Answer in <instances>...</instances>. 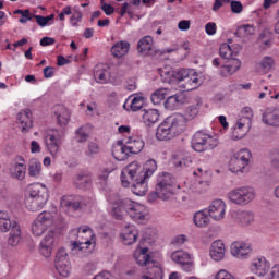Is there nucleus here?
I'll use <instances>...</instances> for the list:
<instances>
[{
	"label": "nucleus",
	"mask_w": 279,
	"mask_h": 279,
	"mask_svg": "<svg viewBox=\"0 0 279 279\" xmlns=\"http://www.w3.org/2000/svg\"><path fill=\"white\" fill-rule=\"evenodd\" d=\"M185 128L184 116H169L158 125L156 138L157 141H173L175 136H180L184 132Z\"/></svg>",
	"instance_id": "nucleus-1"
},
{
	"label": "nucleus",
	"mask_w": 279,
	"mask_h": 279,
	"mask_svg": "<svg viewBox=\"0 0 279 279\" xmlns=\"http://www.w3.org/2000/svg\"><path fill=\"white\" fill-rule=\"evenodd\" d=\"M95 233L88 226H82L77 229V241L72 242V254L88 256L95 250Z\"/></svg>",
	"instance_id": "nucleus-2"
},
{
	"label": "nucleus",
	"mask_w": 279,
	"mask_h": 279,
	"mask_svg": "<svg viewBox=\"0 0 279 279\" xmlns=\"http://www.w3.org/2000/svg\"><path fill=\"white\" fill-rule=\"evenodd\" d=\"M173 191H175V181L170 173L163 172L161 177L157 179V184L154 192L148 194L149 204H154L157 199L161 202H167L173 196Z\"/></svg>",
	"instance_id": "nucleus-3"
},
{
	"label": "nucleus",
	"mask_w": 279,
	"mask_h": 279,
	"mask_svg": "<svg viewBox=\"0 0 279 279\" xmlns=\"http://www.w3.org/2000/svg\"><path fill=\"white\" fill-rule=\"evenodd\" d=\"M0 231L9 232L7 244L10 247H19V243L23 239V231L19 221L11 219L8 211H0Z\"/></svg>",
	"instance_id": "nucleus-4"
},
{
	"label": "nucleus",
	"mask_w": 279,
	"mask_h": 279,
	"mask_svg": "<svg viewBox=\"0 0 279 279\" xmlns=\"http://www.w3.org/2000/svg\"><path fill=\"white\" fill-rule=\"evenodd\" d=\"M191 147L194 151L198 153L210 151L219 147V140L205 130H199L192 136Z\"/></svg>",
	"instance_id": "nucleus-5"
},
{
	"label": "nucleus",
	"mask_w": 279,
	"mask_h": 279,
	"mask_svg": "<svg viewBox=\"0 0 279 279\" xmlns=\"http://www.w3.org/2000/svg\"><path fill=\"white\" fill-rule=\"evenodd\" d=\"M227 197L231 204H235V206H247V204L256 197V192L254 191V187L241 186L231 190Z\"/></svg>",
	"instance_id": "nucleus-6"
},
{
	"label": "nucleus",
	"mask_w": 279,
	"mask_h": 279,
	"mask_svg": "<svg viewBox=\"0 0 279 279\" xmlns=\"http://www.w3.org/2000/svg\"><path fill=\"white\" fill-rule=\"evenodd\" d=\"M252 154L247 149H242L233 155L229 161L231 173H247L250 171V157Z\"/></svg>",
	"instance_id": "nucleus-7"
},
{
	"label": "nucleus",
	"mask_w": 279,
	"mask_h": 279,
	"mask_svg": "<svg viewBox=\"0 0 279 279\" xmlns=\"http://www.w3.org/2000/svg\"><path fill=\"white\" fill-rule=\"evenodd\" d=\"M64 136V131H60L58 129H51L47 132L45 137L46 147L54 158L58 156V151H60V147L62 145V137Z\"/></svg>",
	"instance_id": "nucleus-8"
},
{
	"label": "nucleus",
	"mask_w": 279,
	"mask_h": 279,
	"mask_svg": "<svg viewBox=\"0 0 279 279\" xmlns=\"http://www.w3.org/2000/svg\"><path fill=\"white\" fill-rule=\"evenodd\" d=\"M128 177L132 181L136 180V178H145V170L143 169V167L140 166L138 162L133 161L121 171V182L122 186H124L125 189L126 186H130V181L128 180Z\"/></svg>",
	"instance_id": "nucleus-9"
},
{
	"label": "nucleus",
	"mask_w": 279,
	"mask_h": 279,
	"mask_svg": "<svg viewBox=\"0 0 279 279\" xmlns=\"http://www.w3.org/2000/svg\"><path fill=\"white\" fill-rule=\"evenodd\" d=\"M51 226H53V216L51 213L43 211L32 223V232L35 236H41Z\"/></svg>",
	"instance_id": "nucleus-10"
},
{
	"label": "nucleus",
	"mask_w": 279,
	"mask_h": 279,
	"mask_svg": "<svg viewBox=\"0 0 279 279\" xmlns=\"http://www.w3.org/2000/svg\"><path fill=\"white\" fill-rule=\"evenodd\" d=\"M54 267L59 274L63 278H68L69 274H71V262H69V253L66 250L59 248L56 254Z\"/></svg>",
	"instance_id": "nucleus-11"
},
{
	"label": "nucleus",
	"mask_w": 279,
	"mask_h": 279,
	"mask_svg": "<svg viewBox=\"0 0 279 279\" xmlns=\"http://www.w3.org/2000/svg\"><path fill=\"white\" fill-rule=\"evenodd\" d=\"M135 204L136 202H133L130 198L116 201L112 208V217L118 220L123 219L125 215H130V210L134 208Z\"/></svg>",
	"instance_id": "nucleus-12"
},
{
	"label": "nucleus",
	"mask_w": 279,
	"mask_h": 279,
	"mask_svg": "<svg viewBox=\"0 0 279 279\" xmlns=\"http://www.w3.org/2000/svg\"><path fill=\"white\" fill-rule=\"evenodd\" d=\"M90 201L84 196L80 195H65L61 198V206L63 208H72V210H80L88 206Z\"/></svg>",
	"instance_id": "nucleus-13"
},
{
	"label": "nucleus",
	"mask_w": 279,
	"mask_h": 279,
	"mask_svg": "<svg viewBox=\"0 0 279 279\" xmlns=\"http://www.w3.org/2000/svg\"><path fill=\"white\" fill-rule=\"evenodd\" d=\"M53 243H56V231L49 230L43 238L39 247V252L45 258L51 256V252H53Z\"/></svg>",
	"instance_id": "nucleus-14"
},
{
	"label": "nucleus",
	"mask_w": 279,
	"mask_h": 279,
	"mask_svg": "<svg viewBox=\"0 0 279 279\" xmlns=\"http://www.w3.org/2000/svg\"><path fill=\"white\" fill-rule=\"evenodd\" d=\"M171 258L177 265H180L183 271H193V262H191V254L184 251H175L171 254Z\"/></svg>",
	"instance_id": "nucleus-15"
},
{
	"label": "nucleus",
	"mask_w": 279,
	"mask_h": 279,
	"mask_svg": "<svg viewBox=\"0 0 279 279\" xmlns=\"http://www.w3.org/2000/svg\"><path fill=\"white\" fill-rule=\"evenodd\" d=\"M207 213L215 221H221L226 217V203L222 199L213 201Z\"/></svg>",
	"instance_id": "nucleus-16"
},
{
	"label": "nucleus",
	"mask_w": 279,
	"mask_h": 279,
	"mask_svg": "<svg viewBox=\"0 0 279 279\" xmlns=\"http://www.w3.org/2000/svg\"><path fill=\"white\" fill-rule=\"evenodd\" d=\"M231 254L235 258H247L252 254V244L244 241H236L231 244Z\"/></svg>",
	"instance_id": "nucleus-17"
},
{
	"label": "nucleus",
	"mask_w": 279,
	"mask_h": 279,
	"mask_svg": "<svg viewBox=\"0 0 279 279\" xmlns=\"http://www.w3.org/2000/svg\"><path fill=\"white\" fill-rule=\"evenodd\" d=\"M17 123L21 132L26 134L32 130L34 122L32 121V110L24 109L17 113Z\"/></svg>",
	"instance_id": "nucleus-18"
},
{
	"label": "nucleus",
	"mask_w": 279,
	"mask_h": 279,
	"mask_svg": "<svg viewBox=\"0 0 279 279\" xmlns=\"http://www.w3.org/2000/svg\"><path fill=\"white\" fill-rule=\"evenodd\" d=\"M53 114L57 119V124L60 128H64L69 125V121H71V111L68 110L63 105H56L53 107Z\"/></svg>",
	"instance_id": "nucleus-19"
},
{
	"label": "nucleus",
	"mask_w": 279,
	"mask_h": 279,
	"mask_svg": "<svg viewBox=\"0 0 279 279\" xmlns=\"http://www.w3.org/2000/svg\"><path fill=\"white\" fill-rule=\"evenodd\" d=\"M262 122L270 128H279V110L276 108H266L262 114Z\"/></svg>",
	"instance_id": "nucleus-20"
},
{
	"label": "nucleus",
	"mask_w": 279,
	"mask_h": 279,
	"mask_svg": "<svg viewBox=\"0 0 279 279\" xmlns=\"http://www.w3.org/2000/svg\"><path fill=\"white\" fill-rule=\"evenodd\" d=\"M137 50L142 56H156L157 51L154 49V38L151 36H145L140 39Z\"/></svg>",
	"instance_id": "nucleus-21"
},
{
	"label": "nucleus",
	"mask_w": 279,
	"mask_h": 279,
	"mask_svg": "<svg viewBox=\"0 0 279 279\" xmlns=\"http://www.w3.org/2000/svg\"><path fill=\"white\" fill-rule=\"evenodd\" d=\"M94 80L98 84H106L110 80V68L108 64L98 63L94 68Z\"/></svg>",
	"instance_id": "nucleus-22"
},
{
	"label": "nucleus",
	"mask_w": 279,
	"mask_h": 279,
	"mask_svg": "<svg viewBox=\"0 0 279 279\" xmlns=\"http://www.w3.org/2000/svg\"><path fill=\"white\" fill-rule=\"evenodd\" d=\"M147 207L141 203H135L133 205L132 210H130L129 217L136 221V223H143V221H147Z\"/></svg>",
	"instance_id": "nucleus-23"
},
{
	"label": "nucleus",
	"mask_w": 279,
	"mask_h": 279,
	"mask_svg": "<svg viewBox=\"0 0 279 279\" xmlns=\"http://www.w3.org/2000/svg\"><path fill=\"white\" fill-rule=\"evenodd\" d=\"M130 154H132L130 150V146L128 144H123V141L119 140L113 145L112 156L113 158H116V160H128Z\"/></svg>",
	"instance_id": "nucleus-24"
},
{
	"label": "nucleus",
	"mask_w": 279,
	"mask_h": 279,
	"mask_svg": "<svg viewBox=\"0 0 279 279\" xmlns=\"http://www.w3.org/2000/svg\"><path fill=\"white\" fill-rule=\"evenodd\" d=\"M269 262L265 257L256 258L251 264V271L255 274V276H266L267 271H269Z\"/></svg>",
	"instance_id": "nucleus-25"
},
{
	"label": "nucleus",
	"mask_w": 279,
	"mask_h": 279,
	"mask_svg": "<svg viewBox=\"0 0 279 279\" xmlns=\"http://www.w3.org/2000/svg\"><path fill=\"white\" fill-rule=\"evenodd\" d=\"M134 258L140 267H149V265L154 264V257L147 247H143L140 252H136Z\"/></svg>",
	"instance_id": "nucleus-26"
},
{
	"label": "nucleus",
	"mask_w": 279,
	"mask_h": 279,
	"mask_svg": "<svg viewBox=\"0 0 279 279\" xmlns=\"http://www.w3.org/2000/svg\"><path fill=\"white\" fill-rule=\"evenodd\" d=\"M28 197H33L35 199L45 197V199H49V190L40 183L31 184L28 186Z\"/></svg>",
	"instance_id": "nucleus-27"
},
{
	"label": "nucleus",
	"mask_w": 279,
	"mask_h": 279,
	"mask_svg": "<svg viewBox=\"0 0 279 279\" xmlns=\"http://www.w3.org/2000/svg\"><path fill=\"white\" fill-rule=\"evenodd\" d=\"M209 255L213 260H223V256H226V245L221 240H217L211 243Z\"/></svg>",
	"instance_id": "nucleus-28"
},
{
	"label": "nucleus",
	"mask_w": 279,
	"mask_h": 279,
	"mask_svg": "<svg viewBox=\"0 0 279 279\" xmlns=\"http://www.w3.org/2000/svg\"><path fill=\"white\" fill-rule=\"evenodd\" d=\"M47 202H49V199L45 198V196H41L40 198L27 196L25 198V207L27 208V210H31L32 213H38V210L45 208Z\"/></svg>",
	"instance_id": "nucleus-29"
},
{
	"label": "nucleus",
	"mask_w": 279,
	"mask_h": 279,
	"mask_svg": "<svg viewBox=\"0 0 279 279\" xmlns=\"http://www.w3.org/2000/svg\"><path fill=\"white\" fill-rule=\"evenodd\" d=\"M138 240V230L132 225H128L124 227V231L122 233V241L124 245H134Z\"/></svg>",
	"instance_id": "nucleus-30"
},
{
	"label": "nucleus",
	"mask_w": 279,
	"mask_h": 279,
	"mask_svg": "<svg viewBox=\"0 0 279 279\" xmlns=\"http://www.w3.org/2000/svg\"><path fill=\"white\" fill-rule=\"evenodd\" d=\"M149 178L148 177H142V178H136L133 182L132 185V192L134 193V195H137L140 197H143V195H145L148 191V185H147V180Z\"/></svg>",
	"instance_id": "nucleus-31"
},
{
	"label": "nucleus",
	"mask_w": 279,
	"mask_h": 279,
	"mask_svg": "<svg viewBox=\"0 0 279 279\" xmlns=\"http://www.w3.org/2000/svg\"><path fill=\"white\" fill-rule=\"evenodd\" d=\"M184 101H186V96H184V94H175L166 99L165 108H167V110H178V107L182 106Z\"/></svg>",
	"instance_id": "nucleus-32"
},
{
	"label": "nucleus",
	"mask_w": 279,
	"mask_h": 279,
	"mask_svg": "<svg viewBox=\"0 0 279 279\" xmlns=\"http://www.w3.org/2000/svg\"><path fill=\"white\" fill-rule=\"evenodd\" d=\"M130 52V43L128 41H118L111 47V56L113 58H123Z\"/></svg>",
	"instance_id": "nucleus-33"
},
{
	"label": "nucleus",
	"mask_w": 279,
	"mask_h": 279,
	"mask_svg": "<svg viewBox=\"0 0 279 279\" xmlns=\"http://www.w3.org/2000/svg\"><path fill=\"white\" fill-rule=\"evenodd\" d=\"M142 119L143 123H145L147 128H151V125L158 123V120L160 119V112L157 109L145 110Z\"/></svg>",
	"instance_id": "nucleus-34"
},
{
	"label": "nucleus",
	"mask_w": 279,
	"mask_h": 279,
	"mask_svg": "<svg viewBox=\"0 0 279 279\" xmlns=\"http://www.w3.org/2000/svg\"><path fill=\"white\" fill-rule=\"evenodd\" d=\"M207 213L208 211L206 210H199L194 214L193 221L197 228H206L208 223H210V218L208 217L209 215Z\"/></svg>",
	"instance_id": "nucleus-35"
},
{
	"label": "nucleus",
	"mask_w": 279,
	"mask_h": 279,
	"mask_svg": "<svg viewBox=\"0 0 279 279\" xmlns=\"http://www.w3.org/2000/svg\"><path fill=\"white\" fill-rule=\"evenodd\" d=\"M88 138H90V131L88 130V124H84L75 131L76 143H87Z\"/></svg>",
	"instance_id": "nucleus-36"
},
{
	"label": "nucleus",
	"mask_w": 279,
	"mask_h": 279,
	"mask_svg": "<svg viewBox=\"0 0 279 279\" xmlns=\"http://www.w3.org/2000/svg\"><path fill=\"white\" fill-rule=\"evenodd\" d=\"M93 180L88 174H77L74 180V186L81 191H86L90 186Z\"/></svg>",
	"instance_id": "nucleus-37"
},
{
	"label": "nucleus",
	"mask_w": 279,
	"mask_h": 279,
	"mask_svg": "<svg viewBox=\"0 0 279 279\" xmlns=\"http://www.w3.org/2000/svg\"><path fill=\"white\" fill-rule=\"evenodd\" d=\"M235 221L241 226H250L254 221V214L251 211H238L235 214Z\"/></svg>",
	"instance_id": "nucleus-38"
},
{
	"label": "nucleus",
	"mask_w": 279,
	"mask_h": 279,
	"mask_svg": "<svg viewBox=\"0 0 279 279\" xmlns=\"http://www.w3.org/2000/svg\"><path fill=\"white\" fill-rule=\"evenodd\" d=\"M41 170L43 163H40L38 159H31L28 161V175H31V178H38V175H40Z\"/></svg>",
	"instance_id": "nucleus-39"
},
{
	"label": "nucleus",
	"mask_w": 279,
	"mask_h": 279,
	"mask_svg": "<svg viewBox=\"0 0 279 279\" xmlns=\"http://www.w3.org/2000/svg\"><path fill=\"white\" fill-rule=\"evenodd\" d=\"M166 97L167 88H159L151 94L150 99L154 106H159V104H162V101H165Z\"/></svg>",
	"instance_id": "nucleus-40"
},
{
	"label": "nucleus",
	"mask_w": 279,
	"mask_h": 279,
	"mask_svg": "<svg viewBox=\"0 0 279 279\" xmlns=\"http://www.w3.org/2000/svg\"><path fill=\"white\" fill-rule=\"evenodd\" d=\"M185 80H189V71L184 69L173 70L172 84H179V82H185Z\"/></svg>",
	"instance_id": "nucleus-41"
},
{
	"label": "nucleus",
	"mask_w": 279,
	"mask_h": 279,
	"mask_svg": "<svg viewBox=\"0 0 279 279\" xmlns=\"http://www.w3.org/2000/svg\"><path fill=\"white\" fill-rule=\"evenodd\" d=\"M126 145H129L131 154H141V151H143V147H145V142L142 140L128 141Z\"/></svg>",
	"instance_id": "nucleus-42"
},
{
	"label": "nucleus",
	"mask_w": 279,
	"mask_h": 279,
	"mask_svg": "<svg viewBox=\"0 0 279 279\" xmlns=\"http://www.w3.org/2000/svg\"><path fill=\"white\" fill-rule=\"evenodd\" d=\"M241 69V60L231 57L229 64L223 66V71H227L229 75H233Z\"/></svg>",
	"instance_id": "nucleus-43"
},
{
	"label": "nucleus",
	"mask_w": 279,
	"mask_h": 279,
	"mask_svg": "<svg viewBox=\"0 0 279 279\" xmlns=\"http://www.w3.org/2000/svg\"><path fill=\"white\" fill-rule=\"evenodd\" d=\"M158 71L162 82L166 84H173V70H171V68L166 66L163 69H159Z\"/></svg>",
	"instance_id": "nucleus-44"
},
{
	"label": "nucleus",
	"mask_w": 279,
	"mask_h": 279,
	"mask_svg": "<svg viewBox=\"0 0 279 279\" xmlns=\"http://www.w3.org/2000/svg\"><path fill=\"white\" fill-rule=\"evenodd\" d=\"M110 173H112V170L108 169V168H104L102 170H100L99 174H98V180H99V184H101L102 189H106L109 184V180L108 178L110 177Z\"/></svg>",
	"instance_id": "nucleus-45"
},
{
	"label": "nucleus",
	"mask_w": 279,
	"mask_h": 279,
	"mask_svg": "<svg viewBox=\"0 0 279 279\" xmlns=\"http://www.w3.org/2000/svg\"><path fill=\"white\" fill-rule=\"evenodd\" d=\"M158 169V166L156 163V160L150 159L146 161L145 168H144V177L151 178L154 175V172Z\"/></svg>",
	"instance_id": "nucleus-46"
},
{
	"label": "nucleus",
	"mask_w": 279,
	"mask_h": 279,
	"mask_svg": "<svg viewBox=\"0 0 279 279\" xmlns=\"http://www.w3.org/2000/svg\"><path fill=\"white\" fill-rule=\"evenodd\" d=\"M254 33V27L250 24H245L242 26H239L238 29L235 31V36L238 38H244V36H250V34Z\"/></svg>",
	"instance_id": "nucleus-47"
},
{
	"label": "nucleus",
	"mask_w": 279,
	"mask_h": 279,
	"mask_svg": "<svg viewBox=\"0 0 279 279\" xmlns=\"http://www.w3.org/2000/svg\"><path fill=\"white\" fill-rule=\"evenodd\" d=\"M219 53L223 60H230L234 56V52H232V48L228 44H222L220 46Z\"/></svg>",
	"instance_id": "nucleus-48"
},
{
	"label": "nucleus",
	"mask_w": 279,
	"mask_h": 279,
	"mask_svg": "<svg viewBox=\"0 0 279 279\" xmlns=\"http://www.w3.org/2000/svg\"><path fill=\"white\" fill-rule=\"evenodd\" d=\"M145 105V98L143 96H136L132 99L130 108L133 112H138Z\"/></svg>",
	"instance_id": "nucleus-49"
},
{
	"label": "nucleus",
	"mask_w": 279,
	"mask_h": 279,
	"mask_svg": "<svg viewBox=\"0 0 279 279\" xmlns=\"http://www.w3.org/2000/svg\"><path fill=\"white\" fill-rule=\"evenodd\" d=\"M26 166L23 163H16L12 177L16 180H23L25 178Z\"/></svg>",
	"instance_id": "nucleus-50"
},
{
	"label": "nucleus",
	"mask_w": 279,
	"mask_h": 279,
	"mask_svg": "<svg viewBox=\"0 0 279 279\" xmlns=\"http://www.w3.org/2000/svg\"><path fill=\"white\" fill-rule=\"evenodd\" d=\"M197 114H199V107L197 105H192L185 110V120L193 121Z\"/></svg>",
	"instance_id": "nucleus-51"
},
{
	"label": "nucleus",
	"mask_w": 279,
	"mask_h": 279,
	"mask_svg": "<svg viewBox=\"0 0 279 279\" xmlns=\"http://www.w3.org/2000/svg\"><path fill=\"white\" fill-rule=\"evenodd\" d=\"M82 17H83L82 11H80V9H77V7H75L73 9L72 16L70 17L71 25L73 27H77V23L82 22Z\"/></svg>",
	"instance_id": "nucleus-52"
},
{
	"label": "nucleus",
	"mask_w": 279,
	"mask_h": 279,
	"mask_svg": "<svg viewBox=\"0 0 279 279\" xmlns=\"http://www.w3.org/2000/svg\"><path fill=\"white\" fill-rule=\"evenodd\" d=\"M246 121H247L246 118H242V119L238 120L236 128H234V130H233V134H234L235 138L241 140V138H243V136H245V133H242L240 135H236V134H239L240 130H243V128H245Z\"/></svg>",
	"instance_id": "nucleus-53"
},
{
	"label": "nucleus",
	"mask_w": 279,
	"mask_h": 279,
	"mask_svg": "<svg viewBox=\"0 0 279 279\" xmlns=\"http://www.w3.org/2000/svg\"><path fill=\"white\" fill-rule=\"evenodd\" d=\"M100 148H99V144L95 143V142H88L87 144V151L85 153L86 156H97V154H99Z\"/></svg>",
	"instance_id": "nucleus-54"
},
{
	"label": "nucleus",
	"mask_w": 279,
	"mask_h": 279,
	"mask_svg": "<svg viewBox=\"0 0 279 279\" xmlns=\"http://www.w3.org/2000/svg\"><path fill=\"white\" fill-rule=\"evenodd\" d=\"M231 12H233V14H241V12H243V4L241 1H231Z\"/></svg>",
	"instance_id": "nucleus-55"
},
{
	"label": "nucleus",
	"mask_w": 279,
	"mask_h": 279,
	"mask_svg": "<svg viewBox=\"0 0 279 279\" xmlns=\"http://www.w3.org/2000/svg\"><path fill=\"white\" fill-rule=\"evenodd\" d=\"M36 14L32 13L29 9L24 10V14L21 15V19L19 20V23L25 24L27 21H32Z\"/></svg>",
	"instance_id": "nucleus-56"
},
{
	"label": "nucleus",
	"mask_w": 279,
	"mask_h": 279,
	"mask_svg": "<svg viewBox=\"0 0 279 279\" xmlns=\"http://www.w3.org/2000/svg\"><path fill=\"white\" fill-rule=\"evenodd\" d=\"M155 275H143L141 279H162V271L159 268H153Z\"/></svg>",
	"instance_id": "nucleus-57"
},
{
	"label": "nucleus",
	"mask_w": 279,
	"mask_h": 279,
	"mask_svg": "<svg viewBox=\"0 0 279 279\" xmlns=\"http://www.w3.org/2000/svg\"><path fill=\"white\" fill-rule=\"evenodd\" d=\"M100 5L102 12H105L107 16H111V14H114V7H112L111 4H108L104 2V0H101Z\"/></svg>",
	"instance_id": "nucleus-58"
},
{
	"label": "nucleus",
	"mask_w": 279,
	"mask_h": 279,
	"mask_svg": "<svg viewBox=\"0 0 279 279\" xmlns=\"http://www.w3.org/2000/svg\"><path fill=\"white\" fill-rule=\"evenodd\" d=\"M205 32L208 36H215L217 34V24L209 22L205 25Z\"/></svg>",
	"instance_id": "nucleus-59"
},
{
	"label": "nucleus",
	"mask_w": 279,
	"mask_h": 279,
	"mask_svg": "<svg viewBox=\"0 0 279 279\" xmlns=\"http://www.w3.org/2000/svg\"><path fill=\"white\" fill-rule=\"evenodd\" d=\"M260 64H262V68L265 69V71H269V69H271V66H274V58L264 57Z\"/></svg>",
	"instance_id": "nucleus-60"
},
{
	"label": "nucleus",
	"mask_w": 279,
	"mask_h": 279,
	"mask_svg": "<svg viewBox=\"0 0 279 279\" xmlns=\"http://www.w3.org/2000/svg\"><path fill=\"white\" fill-rule=\"evenodd\" d=\"M270 165L274 169H279V149L271 153Z\"/></svg>",
	"instance_id": "nucleus-61"
},
{
	"label": "nucleus",
	"mask_w": 279,
	"mask_h": 279,
	"mask_svg": "<svg viewBox=\"0 0 279 279\" xmlns=\"http://www.w3.org/2000/svg\"><path fill=\"white\" fill-rule=\"evenodd\" d=\"M56 75V68L53 66H46L44 69V77L46 80H51V77H53Z\"/></svg>",
	"instance_id": "nucleus-62"
},
{
	"label": "nucleus",
	"mask_w": 279,
	"mask_h": 279,
	"mask_svg": "<svg viewBox=\"0 0 279 279\" xmlns=\"http://www.w3.org/2000/svg\"><path fill=\"white\" fill-rule=\"evenodd\" d=\"M185 243H186V235L184 234L177 235L172 241L173 245H184Z\"/></svg>",
	"instance_id": "nucleus-63"
},
{
	"label": "nucleus",
	"mask_w": 279,
	"mask_h": 279,
	"mask_svg": "<svg viewBox=\"0 0 279 279\" xmlns=\"http://www.w3.org/2000/svg\"><path fill=\"white\" fill-rule=\"evenodd\" d=\"M94 279H114L112 274L108 271H102L94 277Z\"/></svg>",
	"instance_id": "nucleus-64"
}]
</instances>
